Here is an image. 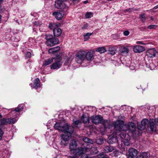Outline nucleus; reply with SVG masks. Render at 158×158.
Instances as JSON below:
<instances>
[{"label":"nucleus","mask_w":158,"mask_h":158,"mask_svg":"<svg viewBox=\"0 0 158 158\" xmlns=\"http://www.w3.org/2000/svg\"><path fill=\"white\" fill-rule=\"evenodd\" d=\"M94 52L90 50L86 53L84 51H80L77 52L76 57V61L77 63L80 64L84 61L85 57L88 60H91L93 59Z\"/></svg>","instance_id":"nucleus-1"},{"label":"nucleus","mask_w":158,"mask_h":158,"mask_svg":"<svg viewBox=\"0 0 158 158\" xmlns=\"http://www.w3.org/2000/svg\"><path fill=\"white\" fill-rule=\"evenodd\" d=\"M64 134L60 136L61 139L60 144L62 146H66L69 143L70 138L73 132V128L72 127L67 128L66 131H63Z\"/></svg>","instance_id":"nucleus-2"},{"label":"nucleus","mask_w":158,"mask_h":158,"mask_svg":"<svg viewBox=\"0 0 158 158\" xmlns=\"http://www.w3.org/2000/svg\"><path fill=\"white\" fill-rule=\"evenodd\" d=\"M154 125L153 120L148 121L147 119L144 118L141 121L140 124L138 125V128L140 131L144 130L147 125L148 129L153 132L156 130Z\"/></svg>","instance_id":"nucleus-3"},{"label":"nucleus","mask_w":158,"mask_h":158,"mask_svg":"<svg viewBox=\"0 0 158 158\" xmlns=\"http://www.w3.org/2000/svg\"><path fill=\"white\" fill-rule=\"evenodd\" d=\"M92 122L96 125L99 123L102 124L105 129L106 128H110V123L107 120L103 119V117L100 115H93L91 117Z\"/></svg>","instance_id":"nucleus-4"},{"label":"nucleus","mask_w":158,"mask_h":158,"mask_svg":"<svg viewBox=\"0 0 158 158\" xmlns=\"http://www.w3.org/2000/svg\"><path fill=\"white\" fill-rule=\"evenodd\" d=\"M89 144H87L86 147H84L83 149L82 148L78 149L75 152L76 156H80L84 152H90L91 154H96L98 153V150L96 148L92 147L91 148Z\"/></svg>","instance_id":"nucleus-5"},{"label":"nucleus","mask_w":158,"mask_h":158,"mask_svg":"<svg viewBox=\"0 0 158 158\" xmlns=\"http://www.w3.org/2000/svg\"><path fill=\"white\" fill-rule=\"evenodd\" d=\"M114 128L117 131H126L128 129L127 126L126 124L124 125L123 122L120 120H117L114 122Z\"/></svg>","instance_id":"nucleus-6"},{"label":"nucleus","mask_w":158,"mask_h":158,"mask_svg":"<svg viewBox=\"0 0 158 158\" xmlns=\"http://www.w3.org/2000/svg\"><path fill=\"white\" fill-rule=\"evenodd\" d=\"M24 107V104H19L18 106L12 110L9 114L10 116H11L10 118H14L16 119V121L18 119V118L19 116L20 112L23 110Z\"/></svg>","instance_id":"nucleus-7"},{"label":"nucleus","mask_w":158,"mask_h":158,"mask_svg":"<svg viewBox=\"0 0 158 158\" xmlns=\"http://www.w3.org/2000/svg\"><path fill=\"white\" fill-rule=\"evenodd\" d=\"M77 142L75 139H73L70 141L69 143V149L70 152L73 154V156H69V158H79L80 156H76L75 155V152L78 149L82 148L83 149L84 147H78L77 148Z\"/></svg>","instance_id":"nucleus-8"},{"label":"nucleus","mask_w":158,"mask_h":158,"mask_svg":"<svg viewBox=\"0 0 158 158\" xmlns=\"http://www.w3.org/2000/svg\"><path fill=\"white\" fill-rule=\"evenodd\" d=\"M46 40V44L48 46H52L58 43V40L53 37L52 35H45Z\"/></svg>","instance_id":"nucleus-9"},{"label":"nucleus","mask_w":158,"mask_h":158,"mask_svg":"<svg viewBox=\"0 0 158 158\" xmlns=\"http://www.w3.org/2000/svg\"><path fill=\"white\" fill-rule=\"evenodd\" d=\"M66 0H56L55 1V7L60 9L64 12H66L69 8V6L64 2Z\"/></svg>","instance_id":"nucleus-10"},{"label":"nucleus","mask_w":158,"mask_h":158,"mask_svg":"<svg viewBox=\"0 0 158 158\" xmlns=\"http://www.w3.org/2000/svg\"><path fill=\"white\" fill-rule=\"evenodd\" d=\"M2 116L0 113V126L10 124H13L16 121V119L14 118H4L1 119Z\"/></svg>","instance_id":"nucleus-11"},{"label":"nucleus","mask_w":158,"mask_h":158,"mask_svg":"<svg viewBox=\"0 0 158 158\" xmlns=\"http://www.w3.org/2000/svg\"><path fill=\"white\" fill-rule=\"evenodd\" d=\"M70 127L71 126H69L68 123L64 124V122H57L54 126L56 129L62 131H66L67 128Z\"/></svg>","instance_id":"nucleus-12"},{"label":"nucleus","mask_w":158,"mask_h":158,"mask_svg":"<svg viewBox=\"0 0 158 158\" xmlns=\"http://www.w3.org/2000/svg\"><path fill=\"white\" fill-rule=\"evenodd\" d=\"M53 61L54 62L51 65V69H58L61 66L62 63L60 59L55 58Z\"/></svg>","instance_id":"nucleus-13"},{"label":"nucleus","mask_w":158,"mask_h":158,"mask_svg":"<svg viewBox=\"0 0 158 158\" xmlns=\"http://www.w3.org/2000/svg\"><path fill=\"white\" fill-rule=\"evenodd\" d=\"M119 53L123 56H127L129 52V50L128 46H122L119 50Z\"/></svg>","instance_id":"nucleus-14"},{"label":"nucleus","mask_w":158,"mask_h":158,"mask_svg":"<svg viewBox=\"0 0 158 158\" xmlns=\"http://www.w3.org/2000/svg\"><path fill=\"white\" fill-rule=\"evenodd\" d=\"M30 85L32 88H34L35 89H42V87L40 85V81L38 78H36L34 80L33 85L31 84Z\"/></svg>","instance_id":"nucleus-15"},{"label":"nucleus","mask_w":158,"mask_h":158,"mask_svg":"<svg viewBox=\"0 0 158 158\" xmlns=\"http://www.w3.org/2000/svg\"><path fill=\"white\" fill-rule=\"evenodd\" d=\"M128 158H134L138 154V151L136 149L133 148H130L129 150Z\"/></svg>","instance_id":"nucleus-16"},{"label":"nucleus","mask_w":158,"mask_h":158,"mask_svg":"<svg viewBox=\"0 0 158 158\" xmlns=\"http://www.w3.org/2000/svg\"><path fill=\"white\" fill-rule=\"evenodd\" d=\"M127 126L128 129L127 130L131 132L133 134H136V128L134 123L132 122L129 123L128 125H126Z\"/></svg>","instance_id":"nucleus-17"},{"label":"nucleus","mask_w":158,"mask_h":158,"mask_svg":"<svg viewBox=\"0 0 158 158\" xmlns=\"http://www.w3.org/2000/svg\"><path fill=\"white\" fill-rule=\"evenodd\" d=\"M156 52L157 51L155 48L149 49L147 51V56L148 57L152 58L155 56Z\"/></svg>","instance_id":"nucleus-18"},{"label":"nucleus","mask_w":158,"mask_h":158,"mask_svg":"<svg viewBox=\"0 0 158 158\" xmlns=\"http://www.w3.org/2000/svg\"><path fill=\"white\" fill-rule=\"evenodd\" d=\"M65 12L64 11L63 12L62 11L55 12L53 13L52 15L55 16L56 19L60 20L62 18L64 15V13Z\"/></svg>","instance_id":"nucleus-19"},{"label":"nucleus","mask_w":158,"mask_h":158,"mask_svg":"<svg viewBox=\"0 0 158 158\" xmlns=\"http://www.w3.org/2000/svg\"><path fill=\"white\" fill-rule=\"evenodd\" d=\"M81 120L84 124H88L89 122V118L87 114L83 113L81 118Z\"/></svg>","instance_id":"nucleus-20"},{"label":"nucleus","mask_w":158,"mask_h":158,"mask_svg":"<svg viewBox=\"0 0 158 158\" xmlns=\"http://www.w3.org/2000/svg\"><path fill=\"white\" fill-rule=\"evenodd\" d=\"M145 48L142 46L138 45L135 46L133 48V50L135 53H140L145 50Z\"/></svg>","instance_id":"nucleus-21"},{"label":"nucleus","mask_w":158,"mask_h":158,"mask_svg":"<svg viewBox=\"0 0 158 158\" xmlns=\"http://www.w3.org/2000/svg\"><path fill=\"white\" fill-rule=\"evenodd\" d=\"M53 31L54 35L55 36H59L62 32L61 29L58 27L54 29Z\"/></svg>","instance_id":"nucleus-22"},{"label":"nucleus","mask_w":158,"mask_h":158,"mask_svg":"<svg viewBox=\"0 0 158 158\" xmlns=\"http://www.w3.org/2000/svg\"><path fill=\"white\" fill-rule=\"evenodd\" d=\"M117 141L118 139L117 138L114 137L112 135L109 137V139L108 140V143L110 144H112L113 143L117 142Z\"/></svg>","instance_id":"nucleus-23"},{"label":"nucleus","mask_w":158,"mask_h":158,"mask_svg":"<svg viewBox=\"0 0 158 158\" xmlns=\"http://www.w3.org/2000/svg\"><path fill=\"white\" fill-rule=\"evenodd\" d=\"M54 58H55L52 57L45 60L44 66H46L51 64L52 62H53Z\"/></svg>","instance_id":"nucleus-24"},{"label":"nucleus","mask_w":158,"mask_h":158,"mask_svg":"<svg viewBox=\"0 0 158 158\" xmlns=\"http://www.w3.org/2000/svg\"><path fill=\"white\" fill-rule=\"evenodd\" d=\"M114 147L111 146H106L104 148V150L106 152H112L114 150Z\"/></svg>","instance_id":"nucleus-25"},{"label":"nucleus","mask_w":158,"mask_h":158,"mask_svg":"<svg viewBox=\"0 0 158 158\" xmlns=\"http://www.w3.org/2000/svg\"><path fill=\"white\" fill-rule=\"evenodd\" d=\"M87 152H84L81 154V155L80 156H81V158H97L96 157L93 156L92 157L89 156V155H88L87 154H85L84 153Z\"/></svg>","instance_id":"nucleus-26"},{"label":"nucleus","mask_w":158,"mask_h":158,"mask_svg":"<svg viewBox=\"0 0 158 158\" xmlns=\"http://www.w3.org/2000/svg\"><path fill=\"white\" fill-rule=\"evenodd\" d=\"M96 51L99 52L100 53H103L106 51V50L105 48L104 47H100L97 48L96 50Z\"/></svg>","instance_id":"nucleus-27"},{"label":"nucleus","mask_w":158,"mask_h":158,"mask_svg":"<svg viewBox=\"0 0 158 158\" xmlns=\"http://www.w3.org/2000/svg\"><path fill=\"white\" fill-rule=\"evenodd\" d=\"M148 154L147 152H144L137 156L136 158H149L148 157Z\"/></svg>","instance_id":"nucleus-28"},{"label":"nucleus","mask_w":158,"mask_h":158,"mask_svg":"<svg viewBox=\"0 0 158 158\" xmlns=\"http://www.w3.org/2000/svg\"><path fill=\"white\" fill-rule=\"evenodd\" d=\"M150 120H153L154 124V127L156 128V130L154 131H158V117L157 118L154 119H150Z\"/></svg>","instance_id":"nucleus-29"},{"label":"nucleus","mask_w":158,"mask_h":158,"mask_svg":"<svg viewBox=\"0 0 158 158\" xmlns=\"http://www.w3.org/2000/svg\"><path fill=\"white\" fill-rule=\"evenodd\" d=\"M81 122L79 120L73 121V124L75 127H79L81 124Z\"/></svg>","instance_id":"nucleus-30"},{"label":"nucleus","mask_w":158,"mask_h":158,"mask_svg":"<svg viewBox=\"0 0 158 158\" xmlns=\"http://www.w3.org/2000/svg\"><path fill=\"white\" fill-rule=\"evenodd\" d=\"M96 142L98 144H101L103 143L104 140L102 137H98L96 140Z\"/></svg>","instance_id":"nucleus-31"},{"label":"nucleus","mask_w":158,"mask_h":158,"mask_svg":"<svg viewBox=\"0 0 158 158\" xmlns=\"http://www.w3.org/2000/svg\"><path fill=\"white\" fill-rule=\"evenodd\" d=\"M83 140L84 142L87 143H90L92 144L93 143V141L91 139L87 137L83 138Z\"/></svg>","instance_id":"nucleus-32"},{"label":"nucleus","mask_w":158,"mask_h":158,"mask_svg":"<svg viewBox=\"0 0 158 158\" xmlns=\"http://www.w3.org/2000/svg\"><path fill=\"white\" fill-rule=\"evenodd\" d=\"M93 34L92 33H87L85 34L84 35V41H87L89 38L90 36Z\"/></svg>","instance_id":"nucleus-33"},{"label":"nucleus","mask_w":158,"mask_h":158,"mask_svg":"<svg viewBox=\"0 0 158 158\" xmlns=\"http://www.w3.org/2000/svg\"><path fill=\"white\" fill-rule=\"evenodd\" d=\"M60 25V24L56 25L55 23H50L48 27L50 29H54L55 26H57V27H59Z\"/></svg>","instance_id":"nucleus-34"},{"label":"nucleus","mask_w":158,"mask_h":158,"mask_svg":"<svg viewBox=\"0 0 158 158\" xmlns=\"http://www.w3.org/2000/svg\"><path fill=\"white\" fill-rule=\"evenodd\" d=\"M116 53V50L115 48H110L109 49V54L112 55H114Z\"/></svg>","instance_id":"nucleus-35"},{"label":"nucleus","mask_w":158,"mask_h":158,"mask_svg":"<svg viewBox=\"0 0 158 158\" xmlns=\"http://www.w3.org/2000/svg\"><path fill=\"white\" fill-rule=\"evenodd\" d=\"M147 67L150 68L151 70H153L155 69L156 66L154 65L152 63H150L149 65H147Z\"/></svg>","instance_id":"nucleus-36"},{"label":"nucleus","mask_w":158,"mask_h":158,"mask_svg":"<svg viewBox=\"0 0 158 158\" xmlns=\"http://www.w3.org/2000/svg\"><path fill=\"white\" fill-rule=\"evenodd\" d=\"M106 155L105 154L103 153H101L97 156H94L96 157L97 158H104Z\"/></svg>","instance_id":"nucleus-37"},{"label":"nucleus","mask_w":158,"mask_h":158,"mask_svg":"<svg viewBox=\"0 0 158 158\" xmlns=\"http://www.w3.org/2000/svg\"><path fill=\"white\" fill-rule=\"evenodd\" d=\"M139 18L142 19V22H144L146 20V18L145 15L144 14H142L140 15Z\"/></svg>","instance_id":"nucleus-38"},{"label":"nucleus","mask_w":158,"mask_h":158,"mask_svg":"<svg viewBox=\"0 0 158 158\" xmlns=\"http://www.w3.org/2000/svg\"><path fill=\"white\" fill-rule=\"evenodd\" d=\"M93 13L90 12H87L85 15L86 18H89L93 16Z\"/></svg>","instance_id":"nucleus-39"},{"label":"nucleus","mask_w":158,"mask_h":158,"mask_svg":"<svg viewBox=\"0 0 158 158\" xmlns=\"http://www.w3.org/2000/svg\"><path fill=\"white\" fill-rule=\"evenodd\" d=\"M129 67L131 70H134L135 68V64L134 63L131 62Z\"/></svg>","instance_id":"nucleus-40"},{"label":"nucleus","mask_w":158,"mask_h":158,"mask_svg":"<svg viewBox=\"0 0 158 158\" xmlns=\"http://www.w3.org/2000/svg\"><path fill=\"white\" fill-rule=\"evenodd\" d=\"M122 141H123V143L124 144V145L126 146H128L129 144V142L128 139H124L122 140Z\"/></svg>","instance_id":"nucleus-41"},{"label":"nucleus","mask_w":158,"mask_h":158,"mask_svg":"<svg viewBox=\"0 0 158 158\" xmlns=\"http://www.w3.org/2000/svg\"><path fill=\"white\" fill-rule=\"evenodd\" d=\"M126 136V134L125 132H121L120 135V136L121 138L124 139Z\"/></svg>","instance_id":"nucleus-42"},{"label":"nucleus","mask_w":158,"mask_h":158,"mask_svg":"<svg viewBox=\"0 0 158 158\" xmlns=\"http://www.w3.org/2000/svg\"><path fill=\"white\" fill-rule=\"evenodd\" d=\"M52 48L53 49V50L54 53L58 51L60 49V48L59 46H57L56 47Z\"/></svg>","instance_id":"nucleus-43"},{"label":"nucleus","mask_w":158,"mask_h":158,"mask_svg":"<svg viewBox=\"0 0 158 158\" xmlns=\"http://www.w3.org/2000/svg\"><path fill=\"white\" fill-rule=\"evenodd\" d=\"M31 56V53L30 52H27L25 55V57L27 58H29Z\"/></svg>","instance_id":"nucleus-44"},{"label":"nucleus","mask_w":158,"mask_h":158,"mask_svg":"<svg viewBox=\"0 0 158 158\" xmlns=\"http://www.w3.org/2000/svg\"><path fill=\"white\" fill-rule=\"evenodd\" d=\"M157 26L155 25H151L148 26V28L149 29H153L156 28Z\"/></svg>","instance_id":"nucleus-45"},{"label":"nucleus","mask_w":158,"mask_h":158,"mask_svg":"<svg viewBox=\"0 0 158 158\" xmlns=\"http://www.w3.org/2000/svg\"><path fill=\"white\" fill-rule=\"evenodd\" d=\"M4 134V132L2 129L0 128V140H1L2 138V136Z\"/></svg>","instance_id":"nucleus-46"},{"label":"nucleus","mask_w":158,"mask_h":158,"mask_svg":"<svg viewBox=\"0 0 158 158\" xmlns=\"http://www.w3.org/2000/svg\"><path fill=\"white\" fill-rule=\"evenodd\" d=\"M82 29H87L89 28L88 25L86 23L84 24V26L82 27Z\"/></svg>","instance_id":"nucleus-47"},{"label":"nucleus","mask_w":158,"mask_h":158,"mask_svg":"<svg viewBox=\"0 0 158 158\" xmlns=\"http://www.w3.org/2000/svg\"><path fill=\"white\" fill-rule=\"evenodd\" d=\"M132 11V9L131 8H129L127 9H125V10H124V11L125 12H128V13H130V12H131Z\"/></svg>","instance_id":"nucleus-48"},{"label":"nucleus","mask_w":158,"mask_h":158,"mask_svg":"<svg viewBox=\"0 0 158 158\" xmlns=\"http://www.w3.org/2000/svg\"><path fill=\"white\" fill-rule=\"evenodd\" d=\"M123 34L125 36H127L129 34V32L128 31H126L124 32Z\"/></svg>","instance_id":"nucleus-49"},{"label":"nucleus","mask_w":158,"mask_h":158,"mask_svg":"<svg viewBox=\"0 0 158 158\" xmlns=\"http://www.w3.org/2000/svg\"><path fill=\"white\" fill-rule=\"evenodd\" d=\"M72 60L73 59L72 57H69L68 59L66 62L68 63H70V62L72 61Z\"/></svg>","instance_id":"nucleus-50"},{"label":"nucleus","mask_w":158,"mask_h":158,"mask_svg":"<svg viewBox=\"0 0 158 158\" xmlns=\"http://www.w3.org/2000/svg\"><path fill=\"white\" fill-rule=\"evenodd\" d=\"M53 50V49L52 48H51L49 49L48 52L49 53H54Z\"/></svg>","instance_id":"nucleus-51"},{"label":"nucleus","mask_w":158,"mask_h":158,"mask_svg":"<svg viewBox=\"0 0 158 158\" xmlns=\"http://www.w3.org/2000/svg\"><path fill=\"white\" fill-rule=\"evenodd\" d=\"M136 44H145L141 41H137L136 42Z\"/></svg>","instance_id":"nucleus-52"},{"label":"nucleus","mask_w":158,"mask_h":158,"mask_svg":"<svg viewBox=\"0 0 158 158\" xmlns=\"http://www.w3.org/2000/svg\"><path fill=\"white\" fill-rule=\"evenodd\" d=\"M11 31V29L10 28H8L7 30V31L6 32L7 33H9Z\"/></svg>","instance_id":"nucleus-53"},{"label":"nucleus","mask_w":158,"mask_h":158,"mask_svg":"<svg viewBox=\"0 0 158 158\" xmlns=\"http://www.w3.org/2000/svg\"><path fill=\"white\" fill-rule=\"evenodd\" d=\"M116 152V151H114V152ZM116 153H115L114 154V156H117V155H118V151H116Z\"/></svg>","instance_id":"nucleus-54"},{"label":"nucleus","mask_w":158,"mask_h":158,"mask_svg":"<svg viewBox=\"0 0 158 158\" xmlns=\"http://www.w3.org/2000/svg\"><path fill=\"white\" fill-rule=\"evenodd\" d=\"M157 8H158V5H157L156 6H155L154 7V9H157Z\"/></svg>","instance_id":"nucleus-55"},{"label":"nucleus","mask_w":158,"mask_h":158,"mask_svg":"<svg viewBox=\"0 0 158 158\" xmlns=\"http://www.w3.org/2000/svg\"><path fill=\"white\" fill-rule=\"evenodd\" d=\"M88 1H84V3L85 4H86L88 2Z\"/></svg>","instance_id":"nucleus-56"},{"label":"nucleus","mask_w":158,"mask_h":158,"mask_svg":"<svg viewBox=\"0 0 158 158\" xmlns=\"http://www.w3.org/2000/svg\"><path fill=\"white\" fill-rule=\"evenodd\" d=\"M123 149V151H125V148H124V147L123 146V147H122L121 148Z\"/></svg>","instance_id":"nucleus-57"},{"label":"nucleus","mask_w":158,"mask_h":158,"mask_svg":"<svg viewBox=\"0 0 158 158\" xmlns=\"http://www.w3.org/2000/svg\"><path fill=\"white\" fill-rule=\"evenodd\" d=\"M104 158H109V156L106 155Z\"/></svg>","instance_id":"nucleus-58"}]
</instances>
